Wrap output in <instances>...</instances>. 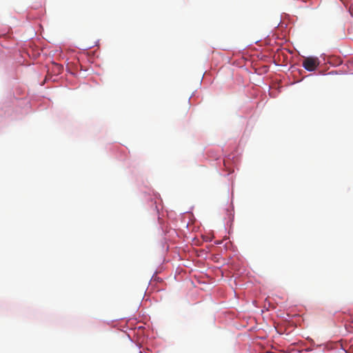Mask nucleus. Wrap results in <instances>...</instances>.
<instances>
[{"mask_svg":"<svg viewBox=\"0 0 353 353\" xmlns=\"http://www.w3.org/2000/svg\"><path fill=\"white\" fill-rule=\"evenodd\" d=\"M303 68L308 71H314L319 65L317 57H306L303 61Z\"/></svg>","mask_w":353,"mask_h":353,"instance_id":"f257e3e1","label":"nucleus"}]
</instances>
